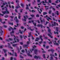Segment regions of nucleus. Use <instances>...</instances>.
<instances>
[{
  "label": "nucleus",
  "mask_w": 60,
  "mask_h": 60,
  "mask_svg": "<svg viewBox=\"0 0 60 60\" xmlns=\"http://www.w3.org/2000/svg\"><path fill=\"white\" fill-rule=\"evenodd\" d=\"M42 36H41V35L40 36V37H39V38H40V39H41L42 38H42Z\"/></svg>",
  "instance_id": "nucleus-58"
},
{
  "label": "nucleus",
  "mask_w": 60,
  "mask_h": 60,
  "mask_svg": "<svg viewBox=\"0 0 60 60\" xmlns=\"http://www.w3.org/2000/svg\"><path fill=\"white\" fill-rule=\"evenodd\" d=\"M32 12H35V11H34V10H32L31 11Z\"/></svg>",
  "instance_id": "nucleus-63"
},
{
  "label": "nucleus",
  "mask_w": 60,
  "mask_h": 60,
  "mask_svg": "<svg viewBox=\"0 0 60 60\" xmlns=\"http://www.w3.org/2000/svg\"><path fill=\"white\" fill-rule=\"evenodd\" d=\"M46 17H47L46 19L47 20H48V21H49V19H50V20H52V19H51L48 16V15H46Z\"/></svg>",
  "instance_id": "nucleus-2"
},
{
  "label": "nucleus",
  "mask_w": 60,
  "mask_h": 60,
  "mask_svg": "<svg viewBox=\"0 0 60 60\" xmlns=\"http://www.w3.org/2000/svg\"><path fill=\"white\" fill-rule=\"evenodd\" d=\"M3 51L5 53H6V51H7V50H5L4 49H3Z\"/></svg>",
  "instance_id": "nucleus-23"
},
{
  "label": "nucleus",
  "mask_w": 60,
  "mask_h": 60,
  "mask_svg": "<svg viewBox=\"0 0 60 60\" xmlns=\"http://www.w3.org/2000/svg\"><path fill=\"white\" fill-rule=\"evenodd\" d=\"M39 40L40 38H36V39L35 40V41H38V40Z\"/></svg>",
  "instance_id": "nucleus-15"
},
{
  "label": "nucleus",
  "mask_w": 60,
  "mask_h": 60,
  "mask_svg": "<svg viewBox=\"0 0 60 60\" xmlns=\"http://www.w3.org/2000/svg\"><path fill=\"white\" fill-rule=\"evenodd\" d=\"M56 14L57 15H59V13H58V11H56Z\"/></svg>",
  "instance_id": "nucleus-37"
},
{
  "label": "nucleus",
  "mask_w": 60,
  "mask_h": 60,
  "mask_svg": "<svg viewBox=\"0 0 60 60\" xmlns=\"http://www.w3.org/2000/svg\"><path fill=\"white\" fill-rule=\"evenodd\" d=\"M14 36L15 38H14V40L15 41H15H13V42L14 43L15 42H17V41H16L15 40H16L17 41V42H19V39H17L16 38V37L14 35H13Z\"/></svg>",
  "instance_id": "nucleus-1"
},
{
  "label": "nucleus",
  "mask_w": 60,
  "mask_h": 60,
  "mask_svg": "<svg viewBox=\"0 0 60 60\" xmlns=\"http://www.w3.org/2000/svg\"><path fill=\"white\" fill-rule=\"evenodd\" d=\"M14 19L15 20L16 22H17V23H18V22H19V21L18 19H17V16L15 17V18H14Z\"/></svg>",
  "instance_id": "nucleus-4"
},
{
  "label": "nucleus",
  "mask_w": 60,
  "mask_h": 60,
  "mask_svg": "<svg viewBox=\"0 0 60 60\" xmlns=\"http://www.w3.org/2000/svg\"><path fill=\"white\" fill-rule=\"evenodd\" d=\"M19 32L20 34H22V32L21 31V30H19Z\"/></svg>",
  "instance_id": "nucleus-31"
},
{
  "label": "nucleus",
  "mask_w": 60,
  "mask_h": 60,
  "mask_svg": "<svg viewBox=\"0 0 60 60\" xmlns=\"http://www.w3.org/2000/svg\"><path fill=\"white\" fill-rule=\"evenodd\" d=\"M28 29H30V30H31V31H34V29H31V27H28Z\"/></svg>",
  "instance_id": "nucleus-16"
},
{
  "label": "nucleus",
  "mask_w": 60,
  "mask_h": 60,
  "mask_svg": "<svg viewBox=\"0 0 60 60\" xmlns=\"http://www.w3.org/2000/svg\"><path fill=\"white\" fill-rule=\"evenodd\" d=\"M13 59V57H11L10 60H12Z\"/></svg>",
  "instance_id": "nucleus-62"
},
{
  "label": "nucleus",
  "mask_w": 60,
  "mask_h": 60,
  "mask_svg": "<svg viewBox=\"0 0 60 60\" xmlns=\"http://www.w3.org/2000/svg\"><path fill=\"white\" fill-rule=\"evenodd\" d=\"M10 28L11 29H12V30H14V29L15 30H16V28H14V29H13V28H12V27H11Z\"/></svg>",
  "instance_id": "nucleus-28"
},
{
  "label": "nucleus",
  "mask_w": 60,
  "mask_h": 60,
  "mask_svg": "<svg viewBox=\"0 0 60 60\" xmlns=\"http://www.w3.org/2000/svg\"><path fill=\"white\" fill-rule=\"evenodd\" d=\"M21 18V16H20V15H18V18L19 19H20V18Z\"/></svg>",
  "instance_id": "nucleus-48"
},
{
  "label": "nucleus",
  "mask_w": 60,
  "mask_h": 60,
  "mask_svg": "<svg viewBox=\"0 0 60 60\" xmlns=\"http://www.w3.org/2000/svg\"><path fill=\"white\" fill-rule=\"evenodd\" d=\"M18 45V44H13L12 46L13 47H15V46H16V45Z\"/></svg>",
  "instance_id": "nucleus-30"
},
{
  "label": "nucleus",
  "mask_w": 60,
  "mask_h": 60,
  "mask_svg": "<svg viewBox=\"0 0 60 60\" xmlns=\"http://www.w3.org/2000/svg\"><path fill=\"white\" fill-rule=\"evenodd\" d=\"M48 40H49V41H50V42H48L49 44H52V42L50 41V40H49V39H48Z\"/></svg>",
  "instance_id": "nucleus-24"
},
{
  "label": "nucleus",
  "mask_w": 60,
  "mask_h": 60,
  "mask_svg": "<svg viewBox=\"0 0 60 60\" xmlns=\"http://www.w3.org/2000/svg\"><path fill=\"white\" fill-rule=\"evenodd\" d=\"M23 18H24V19H22V21H24V20L25 21H26V17H25V16H24L23 17Z\"/></svg>",
  "instance_id": "nucleus-8"
},
{
  "label": "nucleus",
  "mask_w": 60,
  "mask_h": 60,
  "mask_svg": "<svg viewBox=\"0 0 60 60\" xmlns=\"http://www.w3.org/2000/svg\"><path fill=\"white\" fill-rule=\"evenodd\" d=\"M34 58H37V59H38V58H39V59H41V57L40 56H36V55L35 56H34Z\"/></svg>",
  "instance_id": "nucleus-5"
},
{
  "label": "nucleus",
  "mask_w": 60,
  "mask_h": 60,
  "mask_svg": "<svg viewBox=\"0 0 60 60\" xmlns=\"http://www.w3.org/2000/svg\"><path fill=\"white\" fill-rule=\"evenodd\" d=\"M33 49H34V48H36V46L35 45H34V46H33Z\"/></svg>",
  "instance_id": "nucleus-53"
},
{
  "label": "nucleus",
  "mask_w": 60,
  "mask_h": 60,
  "mask_svg": "<svg viewBox=\"0 0 60 60\" xmlns=\"http://www.w3.org/2000/svg\"><path fill=\"white\" fill-rule=\"evenodd\" d=\"M38 8V11H39L40 14H41V11H39V8Z\"/></svg>",
  "instance_id": "nucleus-33"
},
{
  "label": "nucleus",
  "mask_w": 60,
  "mask_h": 60,
  "mask_svg": "<svg viewBox=\"0 0 60 60\" xmlns=\"http://www.w3.org/2000/svg\"><path fill=\"white\" fill-rule=\"evenodd\" d=\"M8 44L9 45H8V47L9 48H10V49H13V48L12 47H11V45H10V44L9 43H8Z\"/></svg>",
  "instance_id": "nucleus-12"
},
{
  "label": "nucleus",
  "mask_w": 60,
  "mask_h": 60,
  "mask_svg": "<svg viewBox=\"0 0 60 60\" xmlns=\"http://www.w3.org/2000/svg\"><path fill=\"white\" fill-rule=\"evenodd\" d=\"M48 31L49 32L50 34H52V33L50 32L51 31V30H50V29H49L48 30Z\"/></svg>",
  "instance_id": "nucleus-22"
},
{
  "label": "nucleus",
  "mask_w": 60,
  "mask_h": 60,
  "mask_svg": "<svg viewBox=\"0 0 60 60\" xmlns=\"http://www.w3.org/2000/svg\"><path fill=\"white\" fill-rule=\"evenodd\" d=\"M27 55H28V56H31V57H32V55L30 54L29 53H27Z\"/></svg>",
  "instance_id": "nucleus-32"
},
{
  "label": "nucleus",
  "mask_w": 60,
  "mask_h": 60,
  "mask_svg": "<svg viewBox=\"0 0 60 60\" xmlns=\"http://www.w3.org/2000/svg\"><path fill=\"white\" fill-rule=\"evenodd\" d=\"M21 6L22 7V8L24 7V6H25V5L23 4H21Z\"/></svg>",
  "instance_id": "nucleus-26"
},
{
  "label": "nucleus",
  "mask_w": 60,
  "mask_h": 60,
  "mask_svg": "<svg viewBox=\"0 0 60 60\" xmlns=\"http://www.w3.org/2000/svg\"><path fill=\"white\" fill-rule=\"evenodd\" d=\"M51 35H52V34H48V35L51 38H53V37L51 36Z\"/></svg>",
  "instance_id": "nucleus-17"
},
{
  "label": "nucleus",
  "mask_w": 60,
  "mask_h": 60,
  "mask_svg": "<svg viewBox=\"0 0 60 60\" xmlns=\"http://www.w3.org/2000/svg\"><path fill=\"white\" fill-rule=\"evenodd\" d=\"M41 19L42 18L41 17H40V20L41 21V23H42V22H45V21L44 20H43V21H42V20H41Z\"/></svg>",
  "instance_id": "nucleus-14"
},
{
  "label": "nucleus",
  "mask_w": 60,
  "mask_h": 60,
  "mask_svg": "<svg viewBox=\"0 0 60 60\" xmlns=\"http://www.w3.org/2000/svg\"><path fill=\"white\" fill-rule=\"evenodd\" d=\"M50 56H51V57H50L51 59H52V60H53V57H52V56L55 57V56H54V55H52L51 54H50Z\"/></svg>",
  "instance_id": "nucleus-7"
},
{
  "label": "nucleus",
  "mask_w": 60,
  "mask_h": 60,
  "mask_svg": "<svg viewBox=\"0 0 60 60\" xmlns=\"http://www.w3.org/2000/svg\"><path fill=\"white\" fill-rule=\"evenodd\" d=\"M51 51V52H52V54H53L54 53V51H55V50H54V49H51L50 50H48V51L49 52V51Z\"/></svg>",
  "instance_id": "nucleus-6"
},
{
  "label": "nucleus",
  "mask_w": 60,
  "mask_h": 60,
  "mask_svg": "<svg viewBox=\"0 0 60 60\" xmlns=\"http://www.w3.org/2000/svg\"><path fill=\"white\" fill-rule=\"evenodd\" d=\"M37 26L38 27H41V28H42L43 26L41 24H38L37 25Z\"/></svg>",
  "instance_id": "nucleus-11"
},
{
  "label": "nucleus",
  "mask_w": 60,
  "mask_h": 60,
  "mask_svg": "<svg viewBox=\"0 0 60 60\" xmlns=\"http://www.w3.org/2000/svg\"><path fill=\"white\" fill-rule=\"evenodd\" d=\"M14 31H12V32H11V34H12V33L13 34V33H14Z\"/></svg>",
  "instance_id": "nucleus-61"
},
{
  "label": "nucleus",
  "mask_w": 60,
  "mask_h": 60,
  "mask_svg": "<svg viewBox=\"0 0 60 60\" xmlns=\"http://www.w3.org/2000/svg\"><path fill=\"white\" fill-rule=\"evenodd\" d=\"M26 10H27V9L29 10V9L28 7H26Z\"/></svg>",
  "instance_id": "nucleus-46"
},
{
  "label": "nucleus",
  "mask_w": 60,
  "mask_h": 60,
  "mask_svg": "<svg viewBox=\"0 0 60 60\" xmlns=\"http://www.w3.org/2000/svg\"><path fill=\"white\" fill-rule=\"evenodd\" d=\"M47 13L46 12H44L43 13V15H46V14H47Z\"/></svg>",
  "instance_id": "nucleus-29"
},
{
  "label": "nucleus",
  "mask_w": 60,
  "mask_h": 60,
  "mask_svg": "<svg viewBox=\"0 0 60 60\" xmlns=\"http://www.w3.org/2000/svg\"><path fill=\"white\" fill-rule=\"evenodd\" d=\"M5 18H8V15H6L4 16Z\"/></svg>",
  "instance_id": "nucleus-44"
},
{
  "label": "nucleus",
  "mask_w": 60,
  "mask_h": 60,
  "mask_svg": "<svg viewBox=\"0 0 60 60\" xmlns=\"http://www.w3.org/2000/svg\"><path fill=\"white\" fill-rule=\"evenodd\" d=\"M54 45H57L58 46L59 45V44L57 43H54Z\"/></svg>",
  "instance_id": "nucleus-35"
},
{
  "label": "nucleus",
  "mask_w": 60,
  "mask_h": 60,
  "mask_svg": "<svg viewBox=\"0 0 60 60\" xmlns=\"http://www.w3.org/2000/svg\"><path fill=\"white\" fill-rule=\"evenodd\" d=\"M15 56H16V57H17V53L16 52H15Z\"/></svg>",
  "instance_id": "nucleus-42"
},
{
  "label": "nucleus",
  "mask_w": 60,
  "mask_h": 60,
  "mask_svg": "<svg viewBox=\"0 0 60 60\" xmlns=\"http://www.w3.org/2000/svg\"><path fill=\"white\" fill-rule=\"evenodd\" d=\"M34 50V49H31V50H30V51L31 52H32V51H33Z\"/></svg>",
  "instance_id": "nucleus-41"
},
{
  "label": "nucleus",
  "mask_w": 60,
  "mask_h": 60,
  "mask_svg": "<svg viewBox=\"0 0 60 60\" xmlns=\"http://www.w3.org/2000/svg\"><path fill=\"white\" fill-rule=\"evenodd\" d=\"M20 57L21 58H23L24 57H23V56H22V55H20Z\"/></svg>",
  "instance_id": "nucleus-47"
},
{
  "label": "nucleus",
  "mask_w": 60,
  "mask_h": 60,
  "mask_svg": "<svg viewBox=\"0 0 60 60\" xmlns=\"http://www.w3.org/2000/svg\"><path fill=\"white\" fill-rule=\"evenodd\" d=\"M16 3H19V1H18V0H16Z\"/></svg>",
  "instance_id": "nucleus-45"
},
{
  "label": "nucleus",
  "mask_w": 60,
  "mask_h": 60,
  "mask_svg": "<svg viewBox=\"0 0 60 60\" xmlns=\"http://www.w3.org/2000/svg\"><path fill=\"white\" fill-rule=\"evenodd\" d=\"M2 19H0V22H1V23H3V22H2Z\"/></svg>",
  "instance_id": "nucleus-52"
},
{
  "label": "nucleus",
  "mask_w": 60,
  "mask_h": 60,
  "mask_svg": "<svg viewBox=\"0 0 60 60\" xmlns=\"http://www.w3.org/2000/svg\"><path fill=\"white\" fill-rule=\"evenodd\" d=\"M53 8V7L52 6H51L49 8V9H51Z\"/></svg>",
  "instance_id": "nucleus-39"
},
{
  "label": "nucleus",
  "mask_w": 60,
  "mask_h": 60,
  "mask_svg": "<svg viewBox=\"0 0 60 60\" xmlns=\"http://www.w3.org/2000/svg\"><path fill=\"white\" fill-rule=\"evenodd\" d=\"M52 16H55V15L53 13H52Z\"/></svg>",
  "instance_id": "nucleus-50"
},
{
  "label": "nucleus",
  "mask_w": 60,
  "mask_h": 60,
  "mask_svg": "<svg viewBox=\"0 0 60 60\" xmlns=\"http://www.w3.org/2000/svg\"><path fill=\"white\" fill-rule=\"evenodd\" d=\"M43 57L44 58H45L46 57H45V55L44 54H43Z\"/></svg>",
  "instance_id": "nucleus-36"
},
{
  "label": "nucleus",
  "mask_w": 60,
  "mask_h": 60,
  "mask_svg": "<svg viewBox=\"0 0 60 60\" xmlns=\"http://www.w3.org/2000/svg\"><path fill=\"white\" fill-rule=\"evenodd\" d=\"M56 31L58 32V31H59V30H58V29H59V27H56Z\"/></svg>",
  "instance_id": "nucleus-20"
},
{
  "label": "nucleus",
  "mask_w": 60,
  "mask_h": 60,
  "mask_svg": "<svg viewBox=\"0 0 60 60\" xmlns=\"http://www.w3.org/2000/svg\"><path fill=\"white\" fill-rule=\"evenodd\" d=\"M28 45H23V47L24 48H27L28 47Z\"/></svg>",
  "instance_id": "nucleus-13"
},
{
  "label": "nucleus",
  "mask_w": 60,
  "mask_h": 60,
  "mask_svg": "<svg viewBox=\"0 0 60 60\" xmlns=\"http://www.w3.org/2000/svg\"><path fill=\"white\" fill-rule=\"evenodd\" d=\"M12 41V39L11 38H9L8 40L7 39L6 41Z\"/></svg>",
  "instance_id": "nucleus-18"
},
{
  "label": "nucleus",
  "mask_w": 60,
  "mask_h": 60,
  "mask_svg": "<svg viewBox=\"0 0 60 60\" xmlns=\"http://www.w3.org/2000/svg\"><path fill=\"white\" fill-rule=\"evenodd\" d=\"M22 52L23 53H24V52H25V51H24V50H22Z\"/></svg>",
  "instance_id": "nucleus-59"
},
{
  "label": "nucleus",
  "mask_w": 60,
  "mask_h": 60,
  "mask_svg": "<svg viewBox=\"0 0 60 60\" xmlns=\"http://www.w3.org/2000/svg\"><path fill=\"white\" fill-rule=\"evenodd\" d=\"M20 37L21 38V39H22L23 38V37H22V35H20Z\"/></svg>",
  "instance_id": "nucleus-55"
},
{
  "label": "nucleus",
  "mask_w": 60,
  "mask_h": 60,
  "mask_svg": "<svg viewBox=\"0 0 60 60\" xmlns=\"http://www.w3.org/2000/svg\"><path fill=\"white\" fill-rule=\"evenodd\" d=\"M15 11L16 12V13H18V10H17L15 9Z\"/></svg>",
  "instance_id": "nucleus-43"
},
{
  "label": "nucleus",
  "mask_w": 60,
  "mask_h": 60,
  "mask_svg": "<svg viewBox=\"0 0 60 60\" xmlns=\"http://www.w3.org/2000/svg\"><path fill=\"white\" fill-rule=\"evenodd\" d=\"M38 52V50L37 49L34 50V53L35 54H37V53Z\"/></svg>",
  "instance_id": "nucleus-10"
},
{
  "label": "nucleus",
  "mask_w": 60,
  "mask_h": 60,
  "mask_svg": "<svg viewBox=\"0 0 60 60\" xmlns=\"http://www.w3.org/2000/svg\"><path fill=\"white\" fill-rule=\"evenodd\" d=\"M49 2L50 3H51L52 2L51 1V0H49Z\"/></svg>",
  "instance_id": "nucleus-60"
},
{
  "label": "nucleus",
  "mask_w": 60,
  "mask_h": 60,
  "mask_svg": "<svg viewBox=\"0 0 60 60\" xmlns=\"http://www.w3.org/2000/svg\"><path fill=\"white\" fill-rule=\"evenodd\" d=\"M45 8L46 10H48V9H49V8H47V7H49V6H45Z\"/></svg>",
  "instance_id": "nucleus-21"
},
{
  "label": "nucleus",
  "mask_w": 60,
  "mask_h": 60,
  "mask_svg": "<svg viewBox=\"0 0 60 60\" xmlns=\"http://www.w3.org/2000/svg\"><path fill=\"white\" fill-rule=\"evenodd\" d=\"M45 2H44V1H42V3L44 5H46V4H44V3H48L47 2V0H45Z\"/></svg>",
  "instance_id": "nucleus-9"
},
{
  "label": "nucleus",
  "mask_w": 60,
  "mask_h": 60,
  "mask_svg": "<svg viewBox=\"0 0 60 60\" xmlns=\"http://www.w3.org/2000/svg\"><path fill=\"white\" fill-rule=\"evenodd\" d=\"M21 27V29H23L24 28V27H23V26H22Z\"/></svg>",
  "instance_id": "nucleus-49"
},
{
  "label": "nucleus",
  "mask_w": 60,
  "mask_h": 60,
  "mask_svg": "<svg viewBox=\"0 0 60 60\" xmlns=\"http://www.w3.org/2000/svg\"><path fill=\"white\" fill-rule=\"evenodd\" d=\"M0 31H1V32H0V34H2L3 33V31H2V29H0Z\"/></svg>",
  "instance_id": "nucleus-40"
},
{
  "label": "nucleus",
  "mask_w": 60,
  "mask_h": 60,
  "mask_svg": "<svg viewBox=\"0 0 60 60\" xmlns=\"http://www.w3.org/2000/svg\"><path fill=\"white\" fill-rule=\"evenodd\" d=\"M31 21V22H33V24H34V26H36V23H34V21L32 20Z\"/></svg>",
  "instance_id": "nucleus-19"
},
{
  "label": "nucleus",
  "mask_w": 60,
  "mask_h": 60,
  "mask_svg": "<svg viewBox=\"0 0 60 60\" xmlns=\"http://www.w3.org/2000/svg\"><path fill=\"white\" fill-rule=\"evenodd\" d=\"M39 42L40 43V44H41V43L42 42V41H39Z\"/></svg>",
  "instance_id": "nucleus-54"
},
{
  "label": "nucleus",
  "mask_w": 60,
  "mask_h": 60,
  "mask_svg": "<svg viewBox=\"0 0 60 60\" xmlns=\"http://www.w3.org/2000/svg\"><path fill=\"white\" fill-rule=\"evenodd\" d=\"M36 17H40V16L39 14H37L36 15Z\"/></svg>",
  "instance_id": "nucleus-38"
},
{
  "label": "nucleus",
  "mask_w": 60,
  "mask_h": 60,
  "mask_svg": "<svg viewBox=\"0 0 60 60\" xmlns=\"http://www.w3.org/2000/svg\"><path fill=\"white\" fill-rule=\"evenodd\" d=\"M8 53L9 54H10V56H11V55L14 56V54H13V55H12V54L11 53V52L10 53V52H8Z\"/></svg>",
  "instance_id": "nucleus-25"
},
{
  "label": "nucleus",
  "mask_w": 60,
  "mask_h": 60,
  "mask_svg": "<svg viewBox=\"0 0 60 60\" xmlns=\"http://www.w3.org/2000/svg\"><path fill=\"white\" fill-rule=\"evenodd\" d=\"M6 11H5L4 12H2L4 14H5V13H7V14H9V11L7 10H6Z\"/></svg>",
  "instance_id": "nucleus-3"
},
{
  "label": "nucleus",
  "mask_w": 60,
  "mask_h": 60,
  "mask_svg": "<svg viewBox=\"0 0 60 60\" xmlns=\"http://www.w3.org/2000/svg\"><path fill=\"white\" fill-rule=\"evenodd\" d=\"M9 23V24L10 25H11L12 26H13V23L10 22Z\"/></svg>",
  "instance_id": "nucleus-27"
},
{
  "label": "nucleus",
  "mask_w": 60,
  "mask_h": 60,
  "mask_svg": "<svg viewBox=\"0 0 60 60\" xmlns=\"http://www.w3.org/2000/svg\"><path fill=\"white\" fill-rule=\"evenodd\" d=\"M0 60H4V57L2 58V59Z\"/></svg>",
  "instance_id": "nucleus-64"
},
{
  "label": "nucleus",
  "mask_w": 60,
  "mask_h": 60,
  "mask_svg": "<svg viewBox=\"0 0 60 60\" xmlns=\"http://www.w3.org/2000/svg\"><path fill=\"white\" fill-rule=\"evenodd\" d=\"M51 11H51V10L49 11V14H51Z\"/></svg>",
  "instance_id": "nucleus-51"
},
{
  "label": "nucleus",
  "mask_w": 60,
  "mask_h": 60,
  "mask_svg": "<svg viewBox=\"0 0 60 60\" xmlns=\"http://www.w3.org/2000/svg\"><path fill=\"white\" fill-rule=\"evenodd\" d=\"M5 4H7V5L8 4H7L6 2H5V3H3V5L4 6L5 5Z\"/></svg>",
  "instance_id": "nucleus-34"
},
{
  "label": "nucleus",
  "mask_w": 60,
  "mask_h": 60,
  "mask_svg": "<svg viewBox=\"0 0 60 60\" xmlns=\"http://www.w3.org/2000/svg\"><path fill=\"white\" fill-rule=\"evenodd\" d=\"M29 44V42L28 41L27 42V45H28Z\"/></svg>",
  "instance_id": "nucleus-56"
},
{
  "label": "nucleus",
  "mask_w": 60,
  "mask_h": 60,
  "mask_svg": "<svg viewBox=\"0 0 60 60\" xmlns=\"http://www.w3.org/2000/svg\"><path fill=\"white\" fill-rule=\"evenodd\" d=\"M12 55H13V54H14V51L13 50H12Z\"/></svg>",
  "instance_id": "nucleus-57"
}]
</instances>
